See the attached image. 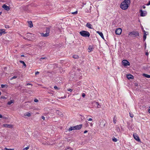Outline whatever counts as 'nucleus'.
<instances>
[{
	"instance_id": "f257e3e1",
	"label": "nucleus",
	"mask_w": 150,
	"mask_h": 150,
	"mask_svg": "<svg viewBox=\"0 0 150 150\" xmlns=\"http://www.w3.org/2000/svg\"><path fill=\"white\" fill-rule=\"evenodd\" d=\"M130 0H124L121 4L120 7L123 10H126L130 5Z\"/></svg>"
},
{
	"instance_id": "f03ea898",
	"label": "nucleus",
	"mask_w": 150,
	"mask_h": 150,
	"mask_svg": "<svg viewBox=\"0 0 150 150\" xmlns=\"http://www.w3.org/2000/svg\"><path fill=\"white\" fill-rule=\"evenodd\" d=\"M81 35L84 37H89L90 35L89 33L86 31L82 30L79 33Z\"/></svg>"
},
{
	"instance_id": "7ed1b4c3",
	"label": "nucleus",
	"mask_w": 150,
	"mask_h": 150,
	"mask_svg": "<svg viewBox=\"0 0 150 150\" xmlns=\"http://www.w3.org/2000/svg\"><path fill=\"white\" fill-rule=\"evenodd\" d=\"M139 36V33L137 31H133L129 32L128 37L129 38L136 37Z\"/></svg>"
},
{
	"instance_id": "20e7f679",
	"label": "nucleus",
	"mask_w": 150,
	"mask_h": 150,
	"mask_svg": "<svg viewBox=\"0 0 150 150\" xmlns=\"http://www.w3.org/2000/svg\"><path fill=\"white\" fill-rule=\"evenodd\" d=\"M122 64L125 66L130 65V63L129 62L126 60H123L122 62Z\"/></svg>"
},
{
	"instance_id": "39448f33",
	"label": "nucleus",
	"mask_w": 150,
	"mask_h": 150,
	"mask_svg": "<svg viewBox=\"0 0 150 150\" xmlns=\"http://www.w3.org/2000/svg\"><path fill=\"white\" fill-rule=\"evenodd\" d=\"M122 32V29L120 28H118L116 29L115 30V33L117 35H120Z\"/></svg>"
},
{
	"instance_id": "423d86ee",
	"label": "nucleus",
	"mask_w": 150,
	"mask_h": 150,
	"mask_svg": "<svg viewBox=\"0 0 150 150\" xmlns=\"http://www.w3.org/2000/svg\"><path fill=\"white\" fill-rule=\"evenodd\" d=\"M2 126L3 127L9 128H12L13 127V126L11 124H4Z\"/></svg>"
},
{
	"instance_id": "0eeeda50",
	"label": "nucleus",
	"mask_w": 150,
	"mask_h": 150,
	"mask_svg": "<svg viewBox=\"0 0 150 150\" xmlns=\"http://www.w3.org/2000/svg\"><path fill=\"white\" fill-rule=\"evenodd\" d=\"M2 7L6 11H9L10 9L9 7L5 4L3 5Z\"/></svg>"
},
{
	"instance_id": "6e6552de",
	"label": "nucleus",
	"mask_w": 150,
	"mask_h": 150,
	"mask_svg": "<svg viewBox=\"0 0 150 150\" xmlns=\"http://www.w3.org/2000/svg\"><path fill=\"white\" fill-rule=\"evenodd\" d=\"M140 16H145L146 14V11H143L142 10H140Z\"/></svg>"
},
{
	"instance_id": "1a4fd4ad",
	"label": "nucleus",
	"mask_w": 150,
	"mask_h": 150,
	"mask_svg": "<svg viewBox=\"0 0 150 150\" xmlns=\"http://www.w3.org/2000/svg\"><path fill=\"white\" fill-rule=\"evenodd\" d=\"M82 126V124L74 126L75 130H79L81 128Z\"/></svg>"
},
{
	"instance_id": "9d476101",
	"label": "nucleus",
	"mask_w": 150,
	"mask_h": 150,
	"mask_svg": "<svg viewBox=\"0 0 150 150\" xmlns=\"http://www.w3.org/2000/svg\"><path fill=\"white\" fill-rule=\"evenodd\" d=\"M86 26V27L90 29H93L92 25L89 23H87Z\"/></svg>"
},
{
	"instance_id": "9b49d317",
	"label": "nucleus",
	"mask_w": 150,
	"mask_h": 150,
	"mask_svg": "<svg viewBox=\"0 0 150 150\" xmlns=\"http://www.w3.org/2000/svg\"><path fill=\"white\" fill-rule=\"evenodd\" d=\"M5 30L4 29H0V36H1L3 34L6 33Z\"/></svg>"
},
{
	"instance_id": "f8f14e48",
	"label": "nucleus",
	"mask_w": 150,
	"mask_h": 150,
	"mask_svg": "<svg viewBox=\"0 0 150 150\" xmlns=\"http://www.w3.org/2000/svg\"><path fill=\"white\" fill-rule=\"evenodd\" d=\"M133 136L134 139L138 141H140L139 137L136 134H133Z\"/></svg>"
},
{
	"instance_id": "ddd939ff",
	"label": "nucleus",
	"mask_w": 150,
	"mask_h": 150,
	"mask_svg": "<svg viewBox=\"0 0 150 150\" xmlns=\"http://www.w3.org/2000/svg\"><path fill=\"white\" fill-rule=\"evenodd\" d=\"M41 36L42 37H47L49 35V34L47 33H41Z\"/></svg>"
},
{
	"instance_id": "4468645a",
	"label": "nucleus",
	"mask_w": 150,
	"mask_h": 150,
	"mask_svg": "<svg viewBox=\"0 0 150 150\" xmlns=\"http://www.w3.org/2000/svg\"><path fill=\"white\" fill-rule=\"evenodd\" d=\"M143 31L144 33V36H143V39H144V41L145 40L146 38L147 34L146 33V31H145L144 30H143Z\"/></svg>"
},
{
	"instance_id": "2eb2a0df",
	"label": "nucleus",
	"mask_w": 150,
	"mask_h": 150,
	"mask_svg": "<svg viewBox=\"0 0 150 150\" xmlns=\"http://www.w3.org/2000/svg\"><path fill=\"white\" fill-rule=\"evenodd\" d=\"M96 33L99 34L100 37L103 39H104V36L103 33L102 32H100L98 31L96 32Z\"/></svg>"
},
{
	"instance_id": "dca6fc26",
	"label": "nucleus",
	"mask_w": 150,
	"mask_h": 150,
	"mask_svg": "<svg viewBox=\"0 0 150 150\" xmlns=\"http://www.w3.org/2000/svg\"><path fill=\"white\" fill-rule=\"evenodd\" d=\"M14 100H11L7 102V104L8 105H11L12 103H14Z\"/></svg>"
},
{
	"instance_id": "f3484780",
	"label": "nucleus",
	"mask_w": 150,
	"mask_h": 150,
	"mask_svg": "<svg viewBox=\"0 0 150 150\" xmlns=\"http://www.w3.org/2000/svg\"><path fill=\"white\" fill-rule=\"evenodd\" d=\"M127 77L128 79H129L133 78V76L131 74H129L127 75Z\"/></svg>"
},
{
	"instance_id": "a211bd4d",
	"label": "nucleus",
	"mask_w": 150,
	"mask_h": 150,
	"mask_svg": "<svg viewBox=\"0 0 150 150\" xmlns=\"http://www.w3.org/2000/svg\"><path fill=\"white\" fill-rule=\"evenodd\" d=\"M28 23L29 25V26L31 28L33 27V24L32 21H28Z\"/></svg>"
},
{
	"instance_id": "6ab92c4d",
	"label": "nucleus",
	"mask_w": 150,
	"mask_h": 150,
	"mask_svg": "<svg viewBox=\"0 0 150 150\" xmlns=\"http://www.w3.org/2000/svg\"><path fill=\"white\" fill-rule=\"evenodd\" d=\"M74 126L70 127L68 129L69 131H71L72 130H75Z\"/></svg>"
},
{
	"instance_id": "aec40b11",
	"label": "nucleus",
	"mask_w": 150,
	"mask_h": 150,
	"mask_svg": "<svg viewBox=\"0 0 150 150\" xmlns=\"http://www.w3.org/2000/svg\"><path fill=\"white\" fill-rule=\"evenodd\" d=\"M143 76L147 78H150V75L146 74H143Z\"/></svg>"
},
{
	"instance_id": "412c9836",
	"label": "nucleus",
	"mask_w": 150,
	"mask_h": 150,
	"mask_svg": "<svg viewBox=\"0 0 150 150\" xmlns=\"http://www.w3.org/2000/svg\"><path fill=\"white\" fill-rule=\"evenodd\" d=\"M50 30V29L49 28H46V33H47L49 34Z\"/></svg>"
},
{
	"instance_id": "4be33fe9",
	"label": "nucleus",
	"mask_w": 150,
	"mask_h": 150,
	"mask_svg": "<svg viewBox=\"0 0 150 150\" xmlns=\"http://www.w3.org/2000/svg\"><path fill=\"white\" fill-rule=\"evenodd\" d=\"M73 57L75 59H78L79 58V56L77 55H74L73 56Z\"/></svg>"
},
{
	"instance_id": "5701e85b",
	"label": "nucleus",
	"mask_w": 150,
	"mask_h": 150,
	"mask_svg": "<svg viewBox=\"0 0 150 150\" xmlns=\"http://www.w3.org/2000/svg\"><path fill=\"white\" fill-rule=\"evenodd\" d=\"M25 115L28 117H30L31 116V114L30 113L28 112L25 113Z\"/></svg>"
},
{
	"instance_id": "b1692460",
	"label": "nucleus",
	"mask_w": 150,
	"mask_h": 150,
	"mask_svg": "<svg viewBox=\"0 0 150 150\" xmlns=\"http://www.w3.org/2000/svg\"><path fill=\"white\" fill-rule=\"evenodd\" d=\"M20 62L22 64H23V65L25 67H26V65L25 64V63L23 61H20Z\"/></svg>"
},
{
	"instance_id": "393cba45",
	"label": "nucleus",
	"mask_w": 150,
	"mask_h": 150,
	"mask_svg": "<svg viewBox=\"0 0 150 150\" xmlns=\"http://www.w3.org/2000/svg\"><path fill=\"white\" fill-rule=\"evenodd\" d=\"M56 112L57 114H58L59 115L61 116L62 115V113L59 111H57Z\"/></svg>"
},
{
	"instance_id": "a878e982",
	"label": "nucleus",
	"mask_w": 150,
	"mask_h": 150,
	"mask_svg": "<svg viewBox=\"0 0 150 150\" xmlns=\"http://www.w3.org/2000/svg\"><path fill=\"white\" fill-rule=\"evenodd\" d=\"M47 59V58L46 57H41L40 59V62H42V59Z\"/></svg>"
},
{
	"instance_id": "bb28decb",
	"label": "nucleus",
	"mask_w": 150,
	"mask_h": 150,
	"mask_svg": "<svg viewBox=\"0 0 150 150\" xmlns=\"http://www.w3.org/2000/svg\"><path fill=\"white\" fill-rule=\"evenodd\" d=\"M96 105H97L98 108H100L101 107L100 105H99L98 102H96Z\"/></svg>"
},
{
	"instance_id": "cd10ccee",
	"label": "nucleus",
	"mask_w": 150,
	"mask_h": 150,
	"mask_svg": "<svg viewBox=\"0 0 150 150\" xmlns=\"http://www.w3.org/2000/svg\"><path fill=\"white\" fill-rule=\"evenodd\" d=\"M112 140L114 142H117V139L115 137L113 138L112 139Z\"/></svg>"
},
{
	"instance_id": "c85d7f7f",
	"label": "nucleus",
	"mask_w": 150,
	"mask_h": 150,
	"mask_svg": "<svg viewBox=\"0 0 150 150\" xmlns=\"http://www.w3.org/2000/svg\"><path fill=\"white\" fill-rule=\"evenodd\" d=\"M17 78V76H14L12 77L11 78L10 80H12L13 79H16Z\"/></svg>"
},
{
	"instance_id": "c756f323",
	"label": "nucleus",
	"mask_w": 150,
	"mask_h": 150,
	"mask_svg": "<svg viewBox=\"0 0 150 150\" xmlns=\"http://www.w3.org/2000/svg\"><path fill=\"white\" fill-rule=\"evenodd\" d=\"M113 122L115 124L116 123V119L115 118V117H114V118H113Z\"/></svg>"
},
{
	"instance_id": "7c9ffc66",
	"label": "nucleus",
	"mask_w": 150,
	"mask_h": 150,
	"mask_svg": "<svg viewBox=\"0 0 150 150\" xmlns=\"http://www.w3.org/2000/svg\"><path fill=\"white\" fill-rule=\"evenodd\" d=\"M1 98L4 99H7V98L5 97L4 96H2L1 97Z\"/></svg>"
},
{
	"instance_id": "2f4dec72",
	"label": "nucleus",
	"mask_w": 150,
	"mask_h": 150,
	"mask_svg": "<svg viewBox=\"0 0 150 150\" xmlns=\"http://www.w3.org/2000/svg\"><path fill=\"white\" fill-rule=\"evenodd\" d=\"M4 149L6 150H14L13 149H8L7 148H4Z\"/></svg>"
},
{
	"instance_id": "473e14b6",
	"label": "nucleus",
	"mask_w": 150,
	"mask_h": 150,
	"mask_svg": "<svg viewBox=\"0 0 150 150\" xmlns=\"http://www.w3.org/2000/svg\"><path fill=\"white\" fill-rule=\"evenodd\" d=\"M5 27L6 28H9V26L8 25H5Z\"/></svg>"
},
{
	"instance_id": "72a5a7b5",
	"label": "nucleus",
	"mask_w": 150,
	"mask_h": 150,
	"mask_svg": "<svg viewBox=\"0 0 150 150\" xmlns=\"http://www.w3.org/2000/svg\"><path fill=\"white\" fill-rule=\"evenodd\" d=\"M129 115L131 117H133L134 116V115L133 114L129 113Z\"/></svg>"
},
{
	"instance_id": "f704fd0d",
	"label": "nucleus",
	"mask_w": 150,
	"mask_h": 150,
	"mask_svg": "<svg viewBox=\"0 0 150 150\" xmlns=\"http://www.w3.org/2000/svg\"><path fill=\"white\" fill-rule=\"evenodd\" d=\"M29 146H27L23 149V150H27L29 149Z\"/></svg>"
},
{
	"instance_id": "c9c22d12",
	"label": "nucleus",
	"mask_w": 150,
	"mask_h": 150,
	"mask_svg": "<svg viewBox=\"0 0 150 150\" xmlns=\"http://www.w3.org/2000/svg\"><path fill=\"white\" fill-rule=\"evenodd\" d=\"M72 13L73 14H76L77 13V11H76L74 12H72Z\"/></svg>"
},
{
	"instance_id": "e433bc0d",
	"label": "nucleus",
	"mask_w": 150,
	"mask_h": 150,
	"mask_svg": "<svg viewBox=\"0 0 150 150\" xmlns=\"http://www.w3.org/2000/svg\"><path fill=\"white\" fill-rule=\"evenodd\" d=\"M25 85H26V86H28V85H31V86H32L33 85L31 83H27Z\"/></svg>"
},
{
	"instance_id": "4c0bfd02",
	"label": "nucleus",
	"mask_w": 150,
	"mask_h": 150,
	"mask_svg": "<svg viewBox=\"0 0 150 150\" xmlns=\"http://www.w3.org/2000/svg\"><path fill=\"white\" fill-rule=\"evenodd\" d=\"M1 86L2 88H4L5 86V85L4 84H1Z\"/></svg>"
},
{
	"instance_id": "58836bf2",
	"label": "nucleus",
	"mask_w": 150,
	"mask_h": 150,
	"mask_svg": "<svg viewBox=\"0 0 150 150\" xmlns=\"http://www.w3.org/2000/svg\"><path fill=\"white\" fill-rule=\"evenodd\" d=\"M85 96H86L85 94L84 93H82V96L83 98H84Z\"/></svg>"
},
{
	"instance_id": "ea45409f",
	"label": "nucleus",
	"mask_w": 150,
	"mask_h": 150,
	"mask_svg": "<svg viewBox=\"0 0 150 150\" xmlns=\"http://www.w3.org/2000/svg\"><path fill=\"white\" fill-rule=\"evenodd\" d=\"M67 90L68 91H69L70 92H71L72 91V89H70V88L68 89Z\"/></svg>"
},
{
	"instance_id": "a19ab883",
	"label": "nucleus",
	"mask_w": 150,
	"mask_h": 150,
	"mask_svg": "<svg viewBox=\"0 0 150 150\" xmlns=\"http://www.w3.org/2000/svg\"><path fill=\"white\" fill-rule=\"evenodd\" d=\"M34 101L35 102H37L38 101V100L37 99H35Z\"/></svg>"
},
{
	"instance_id": "79ce46f5",
	"label": "nucleus",
	"mask_w": 150,
	"mask_h": 150,
	"mask_svg": "<svg viewBox=\"0 0 150 150\" xmlns=\"http://www.w3.org/2000/svg\"><path fill=\"white\" fill-rule=\"evenodd\" d=\"M88 120L89 121H91L92 120V119L91 118H89L88 119Z\"/></svg>"
},
{
	"instance_id": "37998d69",
	"label": "nucleus",
	"mask_w": 150,
	"mask_h": 150,
	"mask_svg": "<svg viewBox=\"0 0 150 150\" xmlns=\"http://www.w3.org/2000/svg\"><path fill=\"white\" fill-rule=\"evenodd\" d=\"M88 49L90 50V52L92 50V48H88Z\"/></svg>"
},
{
	"instance_id": "c03bdc74",
	"label": "nucleus",
	"mask_w": 150,
	"mask_h": 150,
	"mask_svg": "<svg viewBox=\"0 0 150 150\" xmlns=\"http://www.w3.org/2000/svg\"><path fill=\"white\" fill-rule=\"evenodd\" d=\"M41 118L43 120H44L45 119V117L44 116H42L41 117Z\"/></svg>"
},
{
	"instance_id": "a18cd8bd",
	"label": "nucleus",
	"mask_w": 150,
	"mask_h": 150,
	"mask_svg": "<svg viewBox=\"0 0 150 150\" xmlns=\"http://www.w3.org/2000/svg\"><path fill=\"white\" fill-rule=\"evenodd\" d=\"M54 88H55V89H58V87L56 86H54Z\"/></svg>"
},
{
	"instance_id": "49530a36",
	"label": "nucleus",
	"mask_w": 150,
	"mask_h": 150,
	"mask_svg": "<svg viewBox=\"0 0 150 150\" xmlns=\"http://www.w3.org/2000/svg\"><path fill=\"white\" fill-rule=\"evenodd\" d=\"M39 74V72H38V71H37V72H36L35 73V75H37V74Z\"/></svg>"
},
{
	"instance_id": "de8ad7c7",
	"label": "nucleus",
	"mask_w": 150,
	"mask_h": 150,
	"mask_svg": "<svg viewBox=\"0 0 150 150\" xmlns=\"http://www.w3.org/2000/svg\"><path fill=\"white\" fill-rule=\"evenodd\" d=\"M150 5V1L148 2V3L147 4V5L149 6Z\"/></svg>"
},
{
	"instance_id": "09e8293b",
	"label": "nucleus",
	"mask_w": 150,
	"mask_h": 150,
	"mask_svg": "<svg viewBox=\"0 0 150 150\" xmlns=\"http://www.w3.org/2000/svg\"><path fill=\"white\" fill-rule=\"evenodd\" d=\"M88 132V131L87 130H85L84 132V133L85 134Z\"/></svg>"
},
{
	"instance_id": "8fccbe9b",
	"label": "nucleus",
	"mask_w": 150,
	"mask_h": 150,
	"mask_svg": "<svg viewBox=\"0 0 150 150\" xmlns=\"http://www.w3.org/2000/svg\"><path fill=\"white\" fill-rule=\"evenodd\" d=\"M2 117H2V115L1 114H0V118H1Z\"/></svg>"
},
{
	"instance_id": "3c124183",
	"label": "nucleus",
	"mask_w": 150,
	"mask_h": 150,
	"mask_svg": "<svg viewBox=\"0 0 150 150\" xmlns=\"http://www.w3.org/2000/svg\"><path fill=\"white\" fill-rule=\"evenodd\" d=\"M146 7V6H143V8H145Z\"/></svg>"
},
{
	"instance_id": "603ef678",
	"label": "nucleus",
	"mask_w": 150,
	"mask_h": 150,
	"mask_svg": "<svg viewBox=\"0 0 150 150\" xmlns=\"http://www.w3.org/2000/svg\"><path fill=\"white\" fill-rule=\"evenodd\" d=\"M146 55H148V52H146Z\"/></svg>"
},
{
	"instance_id": "864d4df0",
	"label": "nucleus",
	"mask_w": 150,
	"mask_h": 150,
	"mask_svg": "<svg viewBox=\"0 0 150 150\" xmlns=\"http://www.w3.org/2000/svg\"><path fill=\"white\" fill-rule=\"evenodd\" d=\"M149 113H150V108H149Z\"/></svg>"
},
{
	"instance_id": "5fc2aeb1",
	"label": "nucleus",
	"mask_w": 150,
	"mask_h": 150,
	"mask_svg": "<svg viewBox=\"0 0 150 150\" xmlns=\"http://www.w3.org/2000/svg\"><path fill=\"white\" fill-rule=\"evenodd\" d=\"M3 119H6V117H3Z\"/></svg>"
},
{
	"instance_id": "6e6d98bb",
	"label": "nucleus",
	"mask_w": 150,
	"mask_h": 150,
	"mask_svg": "<svg viewBox=\"0 0 150 150\" xmlns=\"http://www.w3.org/2000/svg\"><path fill=\"white\" fill-rule=\"evenodd\" d=\"M24 55H21V57H24Z\"/></svg>"
},
{
	"instance_id": "4d7b16f0",
	"label": "nucleus",
	"mask_w": 150,
	"mask_h": 150,
	"mask_svg": "<svg viewBox=\"0 0 150 150\" xmlns=\"http://www.w3.org/2000/svg\"><path fill=\"white\" fill-rule=\"evenodd\" d=\"M2 13V12H0V15H1Z\"/></svg>"
},
{
	"instance_id": "13d9d810",
	"label": "nucleus",
	"mask_w": 150,
	"mask_h": 150,
	"mask_svg": "<svg viewBox=\"0 0 150 150\" xmlns=\"http://www.w3.org/2000/svg\"><path fill=\"white\" fill-rule=\"evenodd\" d=\"M1 92H0V96L1 95Z\"/></svg>"
},
{
	"instance_id": "bf43d9fd",
	"label": "nucleus",
	"mask_w": 150,
	"mask_h": 150,
	"mask_svg": "<svg viewBox=\"0 0 150 150\" xmlns=\"http://www.w3.org/2000/svg\"><path fill=\"white\" fill-rule=\"evenodd\" d=\"M61 98H64L63 97H62Z\"/></svg>"
},
{
	"instance_id": "052dcab7",
	"label": "nucleus",
	"mask_w": 150,
	"mask_h": 150,
	"mask_svg": "<svg viewBox=\"0 0 150 150\" xmlns=\"http://www.w3.org/2000/svg\"><path fill=\"white\" fill-rule=\"evenodd\" d=\"M88 123H87V126H88Z\"/></svg>"
},
{
	"instance_id": "680f3d73",
	"label": "nucleus",
	"mask_w": 150,
	"mask_h": 150,
	"mask_svg": "<svg viewBox=\"0 0 150 150\" xmlns=\"http://www.w3.org/2000/svg\"><path fill=\"white\" fill-rule=\"evenodd\" d=\"M65 98V97H63L64 98Z\"/></svg>"
}]
</instances>
